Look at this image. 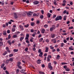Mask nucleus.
Listing matches in <instances>:
<instances>
[{
    "label": "nucleus",
    "mask_w": 74,
    "mask_h": 74,
    "mask_svg": "<svg viewBox=\"0 0 74 74\" xmlns=\"http://www.w3.org/2000/svg\"><path fill=\"white\" fill-rule=\"evenodd\" d=\"M26 13H27V15L28 16H31L32 14L31 13H32V12H29L27 13V12H25Z\"/></svg>",
    "instance_id": "obj_1"
},
{
    "label": "nucleus",
    "mask_w": 74,
    "mask_h": 74,
    "mask_svg": "<svg viewBox=\"0 0 74 74\" xmlns=\"http://www.w3.org/2000/svg\"><path fill=\"white\" fill-rule=\"evenodd\" d=\"M29 37V34H27L26 35V37L25 38V40H28Z\"/></svg>",
    "instance_id": "obj_2"
},
{
    "label": "nucleus",
    "mask_w": 74,
    "mask_h": 74,
    "mask_svg": "<svg viewBox=\"0 0 74 74\" xmlns=\"http://www.w3.org/2000/svg\"><path fill=\"white\" fill-rule=\"evenodd\" d=\"M19 27H20V28L21 30L22 31H23V29H24V28H23V27L22 26V25H19Z\"/></svg>",
    "instance_id": "obj_3"
},
{
    "label": "nucleus",
    "mask_w": 74,
    "mask_h": 74,
    "mask_svg": "<svg viewBox=\"0 0 74 74\" xmlns=\"http://www.w3.org/2000/svg\"><path fill=\"white\" fill-rule=\"evenodd\" d=\"M34 4L35 5H36V4H38L39 3V2L38 1H36L34 2H33Z\"/></svg>",
    "instance_id": "obj_4"
},
{
    "label": "nucleus",
    "mask_w": 74,
    "mask_h": 74,
    "mask_svg": "<svg viewBox=\"0 0 74 74\" xmlns=\"http://www.w3.org/2000/svg\"><path fill=\"white\" fill-rule=\"evenodd\" d=\"M52 42H53V43H56V40L55 38V39H53L51 40Z\"/></svg>",
    "instance_id": "obj_5"
},
{
    "label": "nucleus",
    "mask_w": 74,
    "mask_h": 74,
    "mask_svg": "<svg viewBox=\"0 0 74 74\" xmlns=\"http://www.w3.org/2000/svg\"><path fill=\"white\" fill-rule=\"evenodd\" d=\"M66 1L65 0H64L63 1V4H62V5H63V6L66 5Z\"/></svg>",
    "instance_id": "obj_6"
},
{
    "label": "nucleus",
    "mask_w": 74,
    "mask_h": 74,
    "mask_svg": "<svg viewBox=\"0 0 74 74\" xmlns=\"http://www.w3.org/2000/svg\"><path fill=\"white\" fill-rule=\"evenodd\" d=\"M14 18L15 19H18V16L15 13H14Z\"/></svg>",
    "instance_id": "obj_7"
},
{
    "label": "nucleus",
    "mask_w": 74,
    "mask_h": 74,
    "mask_svg": "<svg viewBox=\"0 0 74 74\" xmlns=\"http://www.w3.org/2000/svg\"><path fill=\"white\" fill-rule=\"evenodd\" d=\"M6 49L7 50V52H10V51L9 50V48L8 47H6Z\"/></svg>",
    "instance_id": "obj_8"
},
{
    "label": "nucleus",
    "mask_w": 74,
    "mask_h": 74,
    "mask_svg": "<svg viewBox=\"0 0 74 74\" xmlns=\"http://www.w3.org/2000/svg\"><path fill=\"white\" fill-rule=\"evenodd\" d=\"M55 34H52L51 35V38H55Z\"/></svg>",
    "instance_id": "obj_9"
},
{
    "label": "nucleus",
    "mask_w": 74,
    "mask_h": 74,
    "mask_svg": "<svg viewBox=\"0 0 74 74\" xmlns=\"http://www.w3.org/2000/svg\"><path fill=\"white\" fill-rule=\"evenodd\" d=\"M48 50H49V48L48 47H46V50L45 51V52H48Z\"/></svg>",
    "instance_id": "obj_10"
},
{
    "label": "nucleus",
    "mask_w": 74,
    "mask_h": 74,
    "mask_svg": "<svg viewBox=\"0 0 74 74\" xmlns=\"http://www.w3.org/2000/svg\"><path fill=\"white\" fill-rule=\"evenodd\" d=\"M45 29H42L41 31V33L42 34H44L45 33Z\"/></svg>",
    "instance_id": "obj_11"
},
{
    "label": "nucleus",
    "mask_w": 74,
    "mask_h": 74,
    "mask_svg": "<svg viewBox=\"0 0 74 74\" xmlns=\"http://www.w3.org/2000/svg\"><path fill=\"white\" fill-rule=\"evenodd\" d=\"M10 62V60L8 59H7L6 60L5 63L6 64H8L9 62Z\"/></svg>",
    "instance_id": "obj_12"
},
{
    "label": "nucleus",
    "mask_w": 74,
    "mask_h": 74,
    "mask_svg": "<svg viewBox=\"0 0 74 74\" xmlns=\"http://www.w3.org/2000/svg\"><path fill=\"white\" fill-rule=\"evenodd\" d=\"M9 61L10 62H12V61H13V58L12 57L10 58L9 60Z\"/></svg>",
    "instance_id": "obj_13"
},
{
    "label": "nucleus",
    "mask_w": 74,
    "mask_h": 74,
    "mask_svg": "<svg viewBox=\"0 0 74 74\" xmlns=\"http://www.w3.org/2000/svg\"><path fill=\"white\" fill-rule=\"evenodd\" d=\"M23 39H24V37H21L20 38V41H22V40H23Z\"/></svg>",
    "instance_id": "obj_14"
},
{
    "label": "nucleus",
    "mask_w": 74,
    "mask_h": 74,
    "mask_svg": "<svg viewBox=\"0 0 74 74\" xmlns=\"http://www.w3.org/2000/svg\"><path fill=\"white\" fill-rule=\"evenodd\" d=\"M42 40H43V38H42L39 39V41L40 42H42Z\"/></svg>",
    "instance_id": "obj_15"
},
{
    "label": "nucleus",
    "mask_w": 74,
    "mask_h": 74,
    "mask_svg": "<svg viewBox=\"0 0 74 74\" xmlns=\"http://www.w3.org/2000/svg\"><path fill=\"white\" fill-rule=\"evenodd\" d=\"M65 70L66 71H70V69L69 68H68L65 69Z\"/></svg>",
    "instance_id": "obj_16"
},
{
    "label": "nucleus",
    "mask_w": 74,
    "mask_h": 74,
    "mask_svg": "<svg viewBox=\"0 0 74 74\" xmlns=\"http://www.w3.org/2000/svg\"><path fill=\"white\" fill-rule=\"evenodd\" d=\"M0 45L1 46H3V42H0Z\"/></svg>",
    "instance_id": "obj_17"
},
{
    "label": "nucleus",
    "mask_w": 74,
    "mask_h": 74,
    "mask_svg": "<svg viewBox=\"0 0 74 74\" xmlns=\"http://www.w3.org/2000/svg\"><path fill=\"white\" fill-rule=\"evenodd\" d=\"M4 66H5V64L3 63L1 65V69H3V68L4 67Z\"/></svg>",
    "instance_id": "obj_18"
},
{
    "label": "nucleus",
    "mask_w": 74,
    "mask_h": 74,
    "mask_svg": "<svg viewBox=\"0 0 74 74\" xmlns=\"http://www.w3.org/2000/svg\"><path fill=\"white\" fill-rule=\"evenodd\" d=\"M53 4L55 5H57V4H58L56 3V0L54 1Z\"/></svg>",
    "instance_id": "obj_19"
},
{
    "label": "nucleus",
    "mask_w": 74,
    "mask_h": 74,
    "mask_svg": "<svg viewBox=\"0 0 74 74\" xmlns=\"http://www.w3.org/2000/svg\"><path fill=\"white\" fill-rule=\"evenodd\" d=\"M59 17L58 16L55 18V21H59Z\"/></svg>",
    "instance_id": "obj_20"
},
{
    "label": "nucleus",
    "mask_w": 74,
    "mask_h": 74,
    "mask_svg": "<svg viewBox=\"0 0 74 74\" xmlns=\"http://www.w3.org/2000/svg\"><path fill=\"white\" fill-rule=\"evenodd\" d=\"M58 18L59 20H62V17L61 16H58Z\"/></svg>",
    "instance_id": "obj_21"
},
{
    "label": "nucleus",
    "mask_w": 74,
    "mask_h": 74,
    "mask_svg": "<svg viewBox=\"0 0 74 74\" xmlns=\"http://www.w3.org/2000/svg\"><path fill=\"white\" fill-rule=\"evenodd\" d=\"M37 34V33H36V32H34V33H33L32 35V36L34 37H35V34Z\"/></svg>",
    "instance_id": "obj_22"
},
{
    "label": "nucleus",
    "mask_w": 74,
    "mask_h": 74,
    "mask_svg": "<svg viewBox=\"0 0 74 74\" xmlns=\"http://www.w3.org/2000/svg\"><path fill=\"white\" fill-rule=\"evenodd\" d=\"M21 64V62H17V66H20Z\"/></svg>",
    "instance_id": "obj_23"
},
{
    "label": "nucleus",
    "mask_w": 74,
    "mask_h": 74,
    "mask_svg": "<svg viewBox=\"0 0 74 74\" xmlns=\"http://www.w3.org/2000/svg\"><path fill=\"white\" fill-rule=\"evenodd\" d=\"M61 64H62V65H65V64H67V63L66 62H62Z\"/></svg>",
    "instance_id": "obj_24"
},
{
    "label": "nucleus",
    "mask_w": 74,
    "mask_h": 74,
    "mask_svg": "<svg viewBox=\"0 0 74 74\" xmlns=\"http://www.w3.org/2000/svg\"><path fill=\"white\" fill-rule=\"evenodd\" d=\"M53 29H55V28H56V26L55 25H53L52 26V27H51Z\"/></svg>",
    "instance_id": "obj_25"
},
{
    "label": "nucleus",
    "mask_w": 74,
    "mask_h": 74,
    "mask_svg": "<svg viewBox=\"0 0 74 74\" xmlns=\"http://www.w3.org/2000/svg\"><path fill=\"white\" fill-rule=\"evenodd\" d=\"M39 74H45V73H44V72H42V71H39Z\"/></svg>",
    "instance_id": "obj_26"
},
{
    "label": "nucleus",
    "mask_w": 74,
    "mask_h": 74,
    "mask_svg": "<svg viewBox=\"0 0 74 74\" xmlns=\"http://www.w3.org/2000/svg\"><path fill=\"white\" fill-rule=\"evenodd\" d=\"M67 18V16L66 15H65L64 16V21H66V18Z\"/></svg>",
    "instance_id": "obj_27"
},
{
    "label": "nucleus",
    "mask_w": 74,
    "mask_h": 74,
    "mask_svg": "<svg viewBox=\"0 0 74 74\" xmlns=\"http://www.w3.org/2000/svg\"><path fill=\"white\" fill-rule=\"evenodd\" d=\"M61 47H63V46H64V44L63 43H61Z\"/></svg>",
    "instance_id": "obj_28"
},
{
    "label": "nucleus",
    "mask_w": 74,
    "mask_h": 74,
    "mask_svg": "<svg viewBox=\"0 0 74 74\" xmlns=\"http://www.w3.org/2000/svg\"><path fill=\"white\" fill-rule=\"evenodd\" d=\"M48 26V25L47 24H46L44 25V27L45 28H47Z\"/></svg>",
    "instance_id": "obj_29"
},
{
    "label": "nucleus",
    "mask_w": 74,
    "mask_h": 74,
    "mask_svg": "<svg viewBox=\"0 0 74 74\" xmlns=\"http://www.w3.org/2000/svg\"><path fill=\"white\" fill-rule=\"evenodd\" d=\"M17 36L16 35H14L13 36V38H17Z\"/></svg>",
    "instance_id": "obj_30"
},
{
    "label": "nucleus",
    "mask_w": 74,
    "mask_h": 74,
    "mask_svg": "<svg viewBox=\"0 0 74 74\" xmlns=\"http://www.w3.org/2000/svg\"><path fill=\"white\" fill-rule=\"evenodd\" d=\"M18 68H19V69H22V66H21L20 65H18L17 66Z\"/></svg>",
    "instance_id": "obj_31"
},
{
    "label": "nucleus",
    "mask_w": 74,
    "mask_h": 74,
    "mask_svg": "<svg viewBox=\"0 0 74 74\" xmlns=\"http://www.w3.org/2000/svg\"><path fill=\"white\" fill-rule=\"evenodd\" d=\"M13 51L14 52H16L18 51V49H15Z\"/></svg>",
    "instance_id": "obj_32"
},
{
    "label": "nucleus",
    "mask_w": 74,
    "mask_h": 74,
    "mask_svg": "<svg viewBox=\"0 0 74 74\" xmlns=\"http://www.w3.org/2000/svg\"><path fill=\"white\" fill-rule=\"evenodd\" d=\"M6 54H7V52L6 51H5V52L3 53V55L4 56H5Z\"/></svg>",
    "instance_id": "obj_33"
},
{
    "label": "nucleus",
    "mask_w": 74,
    "mask_h": 74,
    "mask_svg": "<svg viewBox=\"0 0 74 74\" xmlns=\"http://www.w3.org/2000/svg\"><path fill=\"white\" fill-rule=\"evenodd\" d=\"M51 63H49L48 64V67H51Z\"/></svg>",
    "instance_id": "obj_34"
},
{
    "label": "nucleus",
    "mask_w": 74,
    "mask_h": 74,
    "mask_svg": "<svg viewBox=\"0 0 74 74\" xmlns=\"http://www.w3.org/2000/svg\"><path fill=\"white\" fill-rule=\"evenodd\" d=\"M20 36L21 37H24V38L25 37V35H24V34H21L20 35Z\"/></svg>",
    "instance_id": "obj_35"
},
{
    "label": "nucleus",
    "mask_w": 74,
    "mask_h": 74,
    "mask_svg": "<svg viewBox=\"0 0 74 74\" xmlns=\"http://www.w3.org/2000/svg\"><path fill=\"white\" fill-rule=\"evenodd\" d=\"M12 32H15V28H13L12 29Z\"/></svg>",
    "instance_id": "obj_36"
},
{
    "label": "nucleus",
    "mask_w": 74,
    "mask_h": 74,
    "mask_svg": "<svg viewBox=\"0 0 74 74\" xmlns=\"http://www.w3.org/2000/svg\"><path fill=\"white\" fill-rule=\"evenodd\" d=\"M34 23L33 22L31 23V25L32 26H34Z\"/></svg>",
    "instance_id": "obj_37"
},
{
    "label": "nucleus",
    "mask_w": 74,
    "mask_h": 74,
    "mask_svg": "<svg viewBox=\"0 0 74 74\" xmlns=\"http://www.w3.org/2000/svg\"><path fill=\"white\" fill-rule=\"evenodd\" d=\"M50 49H54V47H52V45L50 46Z\"/></svg>",
    "instance_id": "obj_38"
},
{
    "label": "nucleus",
    "mask_w": 74,
    "mask_h": 74,
    "mask_svg": "<svg viewBox=\"0 0 74 74\" xmlns=\"http://www.w3.org/2000/svg\"><path fill=\"white\" fill-rule=\"evenodd\" d=\"M48 68H49V69L50 70H52V69H53V68L52 67V66H50V67H48Z\"/></svg>",
    "instance_id": "obj_39"
},
{
    "label": "nucleus",
    "mask_w": 74,
    "mask_h": 74,
    "mask_svg": "<svg viewBox=\"0 0 74 74\" xmlns=\"http://www.w3.org/2000/svg\"><path fill=\"white\" fill-rule=\"evenodd\" d=\"M47 62H49L50 61V59H49V58L48 57H47Z\"/></svg>",
    "instance_id": "obj_40"
},
{
    "label": "nucleus",
    "mask_w": 74,
    "mask_h": 74,
    "mask_svg": "<svg viewBox=\"0 0 74 74\" xmlns=\"http://www.w3.org/2000/svg\"><path fill=\"white\" fill-rule=\"evenodd\" d=\"M3 35H6L7 34V33L6 32V31H4L3 32Z\"/></svg>",
    "instance_id": "obj_41"
},
{
    "label": "nucleus",
    "mask_w": 74,
    "mask_h": 74,
    "mask_svg": "<svg viewBox=\"0 0 74 74\" xmlns=\"http://www.w3.org/2000/svg\"><path fill=\"white\" fill-rule=\"evenodd\" d=\"M47 16L49 18H50L51 17V14L48 13L47 14Z\"/></svg>",
    "instance_id": "obj_42"
},
{
    "label": "nucleus",
    "mask_w": 74,
    "mask_h": 74,
    "mask_svg": "<svg viewBox=\"0 0 74 74\" xmlns=\"http://www.w3.org/2000/svg\"><path fill=\"white\" fill-rule=\"evenodd\" d=\"M44 18V16L42 15H41L40 16V19H42V18Z\"/></svg>",
    "instance_id": "obj_43"
},
{
    "label": "nucleus",
    "mask_w": 74,
    "mask_h": 74,
    "mask_svg": "<svg viewBox=\"0 0 74 74\" xmlns=\"http://www.w3.org/2000/svg\"><path fill=\"white\" fill-rule=\"evenodd\" d=\"M63 68L65 69H66V68H67V66L66 65H64L63 66Z\"/></svg>",
    "instance_id": "obj_44"
},
{
    "label": "nucleus",
    "mask_w": 74,
    "mask_h": 74,
    "mask_svg": "<svg viewBox=\"0 0 74 74\" xmlns=\"http://www.w3.org/2000/svg\"><path fill=\"white\" fill-rule=\"evenodd\" d=\"M56 17V15H53V19H54V18H55Z\"/></svg>",
    "instance_id": "obj_45"
},
{
    "label": "nucleus",
    "mask_w": 74,
    "mask_h": 74,
    "mask_svg": "<svg viewBox=\"0 0 74 74\" xmlns=\"http://www.w3.org/2000/svg\"><path fill=\"white\" fill-rule=\"evenodd\" d=\"M69 49L70 50H74V49L71 47H69Z\"/></svg>",
    "instance_id": "obj_46"
},
{
    "label": "nucleus",
    "mask_w": 74,
    "mask_h": 74,
    "mask_svg": "<svg viewBox=\"0 0 74 74\" xmlns=\"http://www.w3.org/2000/svg\"><path fill=\"white\" fill-rule=\"evenodd\" d=\"M19 72V69H17L16 70V73H18Z\"/></svg>",
    "instance_id": "obj_47"
},
{
    "label": "nucleus",
    "mask_w": 74,
    "mask_h": 74,
    "mask_svg": "<svg viewBox=\"0 0 74 74\" xmlns=\"http://www.w3.org/2000/svg\"><path fill=\"white\" fill-rule=\"evenodd\" d=\"M53 29L51 27L50 28V30L51 32H52V31H53Z\"/></svg>",
    "instance_id": "obj_48"
},
{
    "label": "nucleus",
    "mask_w": 74,
    "mask_h": 74,
    "mask_svg": "<svg viewBox=\"0 0 74 74\" xmlns=\"http://www.w3.org/2000/svg\"><path fill=\"white\" fill-rule=\"evenodd\" d=\"M19 33H20V32H17L15 33L16 34H17V35L19 34Z\"/></svg>",
    "instance_id": "obj_49"
},
{
    "label": "nucleus",
    "mask_w": 74,
    "mask_h": 74,
    "mask_svg": "<svg viewBox=\"0 0 74 74\" xmlns=\"http://www.w3.org/2000/svg\"><path fill=\"white\" fill-rule=\"evenodd\" d=\"M21 71V73H25V70H23Z\"/></svg>",
    "instance_id": "obj_50"
},
{
    "label": "nucleus",
    "mask_w": 74,
    "mask_h": 74,
    "mask_svg": "<svg viewBox=\"0 0 74 74\" xmlns=\"http://www.w3.org/2000/svg\"><path fill=\"white\" fill-rule=\"evenodd\" d=\"M13 54H11L9 55V57H12V56H13Z\"/></svg>",
    "instance_id": "obj_51"
},
{
    "label": "nucleus",
    "mask_w": 74,
    "mask_h": 74,
    "mask_svg": "<svg viewBox=\"0 0 74 74\" xmlns=\"http://www.w3.org/2000/svg\"><path fill=\"white\" fill-rule=\"evenodd\" d=\"M8 38H9V39H10V38H11V35L10 34L8 36Z\"/></svg>",
    "instance_id": "obj_52"
},
{
    "label": "nucleus",
    "mask_w": 74,
    "mask_h": 74,
    "mask_svg": "<svg viewBox=\"0 0 74 74\" xmlns=\"http://www.w3.org/2000/svg\"><path fill=\"white\" fill-rule=\"evenodd\" d=\"M3 27H4L5 28L6 27V25L5 24H3Z\"/></svg>",
    "instance_id": "obj_53"
},
{
    "label": "nucleus",
    "mask_w": 74,
    "mask_h": 74,
    "mask_svg": "<svg viewBox=\"0 0 74 74\" xmlns=\"http://www.w3.org/2000/svg\"><path fill=\"white\" fill-rule=\"evenodd\" d=\"M46 41L47 42H49V39H46Z\"/></svg>",
    "instance_id": "obj_54"
},
{
    "label": "nucleus",
    "mask_w": 74,
    "mask_h": 74,
    "mask_svg": "<svg viewBox=\"0 0 74 74\" xmlns=\"http://www.w3.org/2000/svg\"><path fill=\"white\" fill-rule=\"evenodd\" d=\"M56 51L57 52H60V49L59 48H57L56 49Z\"/></svg>",
    "instance_id": "obj_55"
},
{
    "label": "nucleus",
    "mask_w": 74,
    "mask_h": 74,
    "mask_svg": "<svg viewBox=\"0 0 74 74\" xmlns=\"http://www.w3.org/2000/svg\"><path fill=\"white\" fill-rule=\"evenodd\" d=\"M39 56L40 58H43V56H42V55L41 54H39Z\"/></svg>",
    "instance_id": "obj_56"
},
{
    "label": "nucleus",
    "mask_w": 74,
    "mask_h": 74,
    "mask_svg": "<svg viewBox=\"0 0 74 74\" xmlns=\"http://www.w3.org/2000/svg\"><path fill=\"white\" fill-rule=\"evenodd\" d=\"M31 33H33V32H34V30H33V29H31Z\"/></svg>",
    "instance_id": "obj_57"
},
{
    "label": "nucleus",
    "mask_w": 74,
    "mask_h": 74,
    "mask_svg": "<svg viewBox=\"0 0 74 74\" xmlns=\"http://www.w3.org/2000/svg\"><path fill=\"white\" fill-rule=\"evenodd\" d=\"M66 12H67V10H65L63 12V14H66Z\"/></svg>",
    "instance_id": "obj_58"
},
{
    "label": "nucleus",
    "mask_w": 74,
    "mask_h": 74,
    "mask_svg": "<svg viewBox=\"0 0 74 74\" xmlns=\"http://www.w3.org/2000/svg\"><path fill=\"white\" fill-rule=\"evenodd\" d=\"M25 51H28V48H26L25 49Z\"/></svg>",
    "instance_id": "obj_59"
},
{
    "label": "nucleus",
    "mask_w": 74,
    "mask_h": 74,
    "mask_svg": "<svg viewBox=\"0 0 74 74\" xmlns=\"http://www.w3.org/2000/svg\"><path fill=\"white\" fill-rule=\"evenodd\" d=\"M25 27L27 28L29 27V25H25Z\"/></svg>",
    "instance_id": "obj_60"
},
{
    "label": "nucleus",
    "mask_w": 74,
    "mask_h": 74,
    "mask_svg": "<svg viewBox=\"0 0 74 74\" xmlns=\"http://www.w3.org/2000/svg\"><path fill=\"white\" fill-rule=\"evenodd\" d=\"M37 14L34 13L33 14V16H37Z\"/></svg>",
    "instance_id": "obj_61"
},
{
    "label": "nucleus",
    "mask_w": 74,
    "mask_h": 74,
    "mask_svg": "<svg viewBox=\"0 0 74 74\" xmlns=\"http://www.w3.org/2000/svg\"><path fill=\"white\" fill-rule=\"evenodd\" d=\"M5 73L6 74H9V72H8L7 71H5Z\"/></svg>",
    "instance_id": "obj_62"
},
{
    "label": "nucleus",
    "mask_w": 74,
    "mask_h": 74,
    "mask_svg": "<svg viewBox=\"0 0 74 74\" xmlns=\"http://www.w3.org/2000/svg\"><path fill=\"white\" fill-rule=\"evenodd\" d=\"M73 29V27H69V29Z\"/></svg>",
    "instance_id": "obj_63"
},
{
    "label": "nucleus",
    "mask_w": 74,
    "mask_h": 74,
    "mask_svg": "<svg viewBox=\"0 0 74 74\" xmlns=\"http://www.w3.org/2000/svg\"><path fill=\"white\" fill-rule=\"evenodd\" d=\"M42 67H43V68H44V67H45V65L44 64H43L42 65Z\"/></svg>",
    "instance_id": "obj_64"
}]
</instances>
